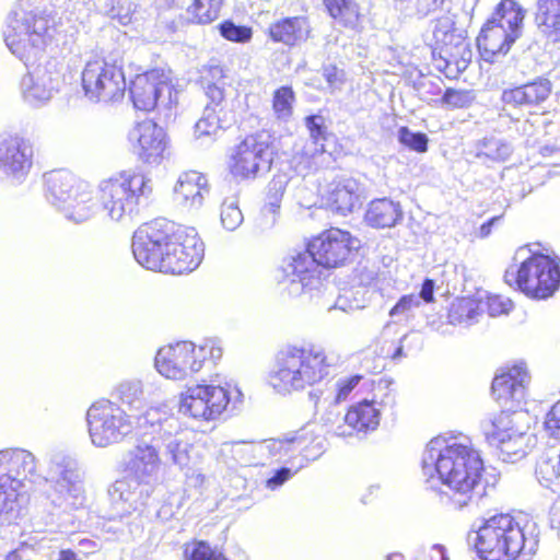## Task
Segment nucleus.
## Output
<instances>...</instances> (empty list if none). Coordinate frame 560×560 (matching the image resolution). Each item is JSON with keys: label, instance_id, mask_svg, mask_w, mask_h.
<instances>
[{"label": "nucleus", "instance_id": "f257e3e1", "mask_svg": "<svg viewBox=\"0 0 560 560\" xmlns=\"http://www.w3.org/2000/svg\"><path fill=\"white\" fill-rule=\"evenodd\" d=\"M425 483L441 494L454 510L478 505L485 494L481 477L485 469L480 454L454 436L430 440L421 459Z\"/></svg>", "mask_w": 560, "mask_h": 560}, {"label": "nucleus", "instance_id": "f03ea898", "mask_svg": "<svg viewBox=\"0 0 560 560\" xmlns=\"http://www.w3.org/2000/svg\"><path fill=\"white\" fill-rule=\"evenodd\" d=\"M361 247H303L282 260L275 279L281 295L313 296L323 285L326 270L343 266Z\"/></svg>", "mask_w": 560, "mask_h": 560}, {"label": "nucleus", "instance_id": "7ed1b4c3", "mask_svg": "<svg viewBox=\"0 0 560 560\" xmlns=\"http://www.w3.org/2000/svg\"><path fill=\"white\" fill-rule=\"evenodd\" d=\"M480 560H529L538 548L535 523L521 525L510 514H495L467 535Z\"/></svg>", "mask_w": 560, "mask_h": 560}, {"label": "nucleus", "instance_id": "20e7f679", "mask_svg": "<svg viewBox=\"0 0 560 560\" xmlns=\"http://www.w3.org/2000/svg\"><path fill=\"white\" fill-rule=\"evenodd\" d=\"M334 358L316 345H288L276 357L269 384L280 394L303 390L330 375Z\"/></svg>", "mask_w": 560, "mask_h": 560}, {"label": "nucleus", "instance_id": "39448f33", "mask_svg": "<svg viewBox=\"0 0 560 560\" xmlns=\"http://www.w3.org/2000/svg\"><path fill=\"white\" fill-rule=\"evenodd\" d=\"M55 33V16L38 9L28 10L20 0L8 15L3 38L10 51L28 68Z\"/></svg>", "mask_w": 560, "mask_h": 560}, {"label": "nucleus", "instance_id": "423d86ee", "mask_svg": "<svg viewBox=\"0 0 560 560\" xmlns=\"http://www.w3.org/2000/svg\"><path fill=\"white\" fill-rule=\"evenodd\" d=\"M525 247H521L524 249ZM515 269L508 268L504 281L534 300H547L560 288V257L551 253L532 252Z\"/></svg>", "mask_w": 560, "mask_h": 560}, {"label": "nucleus", "instance_id": "0eeeda50", "mask_svg": "<svg viewBox=\"0 0 560 560\" xmlns=\"http://www.w3.org/2000/svg\"><path fill=\"white\" fill-rule=\"evenodd\" d=\"M524 18V9L514 0H501L495 5L477 37V47L486 61L494 62L498 56L508 54L522 34Z\"/></svg>", "mask_w": 560, "mask_h": 560}, {"label": "nucleus", "instance_id": "6e6552de", "mask_svg": "<svg viewBox=\"0 0 560 560\" xmlns=\"http://www.w3.org/2000/svg\"><path fill=\"white\" fill-rule=\"evenodd\" d=\"M44 180L47 201L63 212L66 218L79 223L94 214L96 202L92 190L71 172L51 171L44 175Z\"/></svg>", "mask_w": 560, "mask_h": 560}, {"label": "nucleus", "instance_id": "1a4fd4ad", "mask_svg": "<svg viewBox=\"0 0 560 560\" xmlns=\"http://www.w3.org/2000/svg\"><path fill=\"white\" fill-rule=\"evenodd\" d=\"M42 474L36 470L35 456L24 448L0 451V520L11 522L18 515L19 490L24 480L37 482Z\"/></svg>", "mask_w": 560, "mask_h": 560}, {"label": "nucleus", "instance_id": "9d476101", "mask_svg": "<svg viewBox=\"0 0 560 560\" xmlns=\"http://www.w3.org/2000/svg\"><path fill=\"white\" fill-rule=\"evenodd\" d=\"M42 479L49 483L47 499L55 508L69 512L84 505L83 477L75 458L63 453L52 454Z\"/></svg>", "mask_w": 560, "mask_h": 560}, {"label": "nucleus", "instance_id": "9b49d317", "mask_svg": "<svg viewBox=\"0 0 560 560\" xmlns=\"http://www.w3.org/2000/svg\"><path fill=\"white\" fill-rule=\"evenodd\" d=\"M104 209L112 220L119 221L132 215L138 207L148 203L152 195V180L142 173L124 171L100 185Z\"/></svg>", "mask_w": 560, "mask_h": 560}, {"label": "nucleus", "instance_id": "f8f14e48", "mask_svg": "<svg viewBox=\"0 0 560 560\" xmlns=\"http://www.w3.org/2000/svg\"><path fill=\"white\" fill-rule=\"evenodd\" d=\"M130 416L118 404L100 399L86 411L91 442L96 447L120 443L132 431Z\"/></svg>", "mask_w": 560, "mask_h": 560}, {"label": "nucleus", "instance_id": "ddd939ff", "mask_svg": "<svg viewBox=\"0 0 560 560\" xmlns=\"http://www.w3.org/2000/svg\"><path fill=\"white\" fill-rule=\"evenodd\" d=\"M275 154L276 147L270 133L248 135L233 150L231 172L242 179L256 178L270 171Z\"/></svg>", "mask_w": 560, "mask_h": 560}, {"label": "nucleus", "instance_id": "4468645a", "mask_svg": "<svg viewBox=\"0 0 560 560\" xmlns=\"http://www.w3.org/2000/svg\"><path fill=\"white\" fill-rule=\"evenodd\" d=\"M84 95L93 102H115L122 98L126 80L121 67L104 59L88 61L81 74Z\"/></svg>", "mask_w": 560, "mask_h": 560}, {"label": "nucleus", "instance_id": "2eb2a0df", "mask_svg": "<svg viewBox=\"0 0 560 560\" xmlns=\"http://www.w3.org/2000/svg\"><path fill=\"white\" fill-rule=\"evenodd\" d=\"M206 360V347L196 348L190 341H180L161 348L155 355L156 371L171 380H183L198 372Z\"/></svg>", "mask_w": 560, "mask_h": 560}, {"label": "nucleus", "instance_id": "dca6fc26", "mask_svg": "<svg viewBox=\"0 0 560 560\" xmlns=\"http://www.w3.org/2000/svg\"><path fill=\"white\" fill-rule=\"evenodd\" d=\"M173 92L170 74L163 69H152L138 74L129 88L133 106L143 112L154 109L159 102L171 107Z\"/></svg>", "mask_w": 560, "mask_h": 560}, {"label": "nucleus", "instance_id": "f3484780", "mask_svg": "<svg viewBox=\"0 0 560 560\" xmlns=\"http://www.w3.org/2000/svg\"><path fill=\"white\" fill-rule=\"evenodd\" d=\"M230 400L229 390L221 385H196L182 394L179 412L194 419L211 420L226 409Z\"/></svg>", "mask_w": 560, "mask_h": 560}, {"label": "nucleus", "instance_id": "a211bd4d", "mask_svg": "<svg viewBox=\"0 0 560 560\" xmlns=\"http://www.w3.org/2000/svg\"><path fill=\"white\" fill-rule=\"evenodd\" d=\"M33 165V147L18 135L0 138V178L12 184H22Z\"/></svg>", "mask_w": 560, "mask_h": 560}, {"label": "nucleus", "instance_id": "6ab92c4d", "mask_svg": "<svg viewBox=\"0 0 560 560\" xmlns=\"http://www.w3.org/2000/svg\"><path fill=\"white\" fill-rule=\"evenodd\" d=\"M529 380L526 364L515 363L494 376L491 394L501 408L517 410L526 397Z\"/></svg>", "mask_w": 560, "mask_h": 560}, {"label": "nucleus", "instance_id": "aec40b11", "mask_svg": "<svg viewBox=\"0 0 560 560\" xmlns=\"http://www.w3.org/2000/svg\"><path fill=\"white\" fill-rule=\"evenodd\" d=\"M477 0H463V14L462 19L464 21H458V14L448 11L447 14L436 19L434 28H433V37L436 45L441 46L440 57L445 63V69L451 67V61L442 56V52L448 54L450 48H457L463 45L465 38V30L459 24L464 22H470L472 19V12Z\"/></svg>", "mask_w": 560, "mask_h": 560}, {"label": "nucleus", "instance_id": "412c9836", "mask_svg": "<svg viewBox=\"0 0 560 560\" xmlns=\"http://www.w3.org/2000/svg\"><path fill=\"white\" fill-rule=\"evenodd\" d=\"M129 141L139 160L147 164H159L166 149L164 129L152 120H144L129 132Z\"/></svg>", "mask_w": 560, "mask_h": 560}, {"label": "nucleus", "instance_id": "4be33fe9", "mask_svg": "<svg viewBox=\"0 0 560 560\" xmlns=\"http://www.w3.org/2000/svg\"><path fill=\"white\" fill-rule=\"evenodd\" d=\"M552 91L550 80L538 77L535 80L514 88L504 89L501 101L514 108H533L546 102Z\"/></svg>", "mask_w": 560, "mask_h": 560}, {"label": "nucleus", "instance_id": "5701e85b", "mask_svg": "<svg viewBox=\"0 0 560 560\" xmlns=\"http://www.w3.org/2000/svg\"><path fill=\"white\" fill-rule=\"evenodd\" d=\"M361 194L360 183L352 177L334 180L327 190L326 206L331 212L346 217L361 205Z\"/></svg>", "mask_w": 560, "mask_h": 560}, {"label": "nucleus", "instance_id": "b1692460", "mask_svg": "<svg viewBox=\"0 0 560 560\" xmlns=\"http://www.w3.org/2000/svg\"><path fill=\"white\" fill-rule=\"evenodd\" d=\"M20 86L23 98L32 105H38L50 100L58 90V78L47 67L37 66L22 78Z\"/></svg>", "mask_w": 560, "mask_h": 560}, {"label": "nucleus", "instance_id": "393cba45", "mask_svg": "<svg viewBox=\"0 0 560 560\" xmlns=\"http://www.w3.org/2000/svg\"><path fill=\"white\" fill-rule=\"evenodd\" d=\"M125 466L126 471L132 477L131 479L152 482L160 466L156 445L139 443L128 453Z\"/></svg>", "mask_w": 560, "mask_h": 560}, {"label": "nucleus", "instance_id": "a878e982", "mask_svg": "<svg viewBox=\"0 0 560 560\" xmlns=\"http://www.w3.org/2000/svg\"><path fill=\"white\" fill-rule=\"evenodd\" d=\"M381 410L376 400L363 399L352 405L345 415L347 428L338 427L336 434L340 436L352 435L353 431L368 433L374 431L380 424Z\"/></svg>", "mask_w": 560, "mask_h": 560}, {"label": "nucleus", "instance_id": "bb28decb", "mask_svg": "<svg viewBox=\"0 0 560 560\" xmlns=\"http://www.w3.org/2000/svg\"><path fill=\"white\" fill-rule=\"evenodd\" d=\"M209 192L207 178L196 172L183 173L174 187V200L185 208H199Z\"/></svg>", "mask_w": 560, "mask_h": 560}, {"label": "nucleus", "instance_id": "cd10ccee", "mask_svg": "<svg viewBox=\"0 0 560 560\" xmlns=\"http://www.w3.org/2000/svg\"><path fill=\"white\" fill-rule=\"evenodd\" d=\"M268 34L275 43L292 47L308 38L310 24L305 16L283 18L270 24Z\"/></svg>", "mask_w": 560, "mask_h": 560}, {"label": "nucleus", "instance_id": "c85d7f7f", "mask_svg": "<svg viewBox=\"0 0 560 560\" xmlns=\"http://www.w3.org/2000/svg\"><path fill=\"white\" fill-rule=\"evenodd\" d=\"M530 435L526 432H503L502 435L490 433L488 444L494 446L502 462L515 463L527 455Z\"/></svg>", "mask_w": 560, "mask_h": 560}, {"label": "nucleus", "instance_id": "c756f323", "mask_svg": "<svg viewBox=\"0 0 560 560\" xmlns=\"http://www.w3.org/2000/svg\"><path fill=\"white\" fill-rule=\"evenodd\" d=\"M402 218L400 203L389 198L371 201L364 217L365 222L376 229L395 226Z\"/></svg>", "mask_w": 560, "mask_h": 560}, {"label": "nucleus", "instance_id": "7c9ffc66", "mask_svg": "<svg viewBox=\"0 0 560 560\" xmlns=\"http://www.w3.org/2000/svg\"><path fill=\"white\" fill-rule=\"evenodd\" d=\"M167 273L180 275L195 270L205 257V247H165Z\"/></svg>", "mask_w": 560, "mask_h": 560}, {"label": "nucleus", "instance_id": "2f4dec72", "mask_svg": "<svg viewBox=\"0 0 560 560\" xmlns=\"http://www.w3.org/2000/svg\"><path fill=\"white\" fill-rule=\"evenodd\" d=\"M535 23L550 40L560 42V0H537Z\"/></svg>", "mask_w": 560, "mask_h": 560}, {"label": "nucleus", "instance_id": "473e14b6", "mask_svg": "<svg viewBox=\"0 0 560 560\" xmlns=\"http://www.w3.org/2000/svg\"><path fill=\"white\" fill-rule=\"evenodd\" d=\"M151 395L150 389L140 380L122 381L113 393L114 398L131 411L143 409L148 405Z\"/></svg>", "mask_w": 560, "mask_h": 560}, {"label": "nucleus", "instance_id": "72a5a7b5", "mask_svg": "<svg viewBox=\"0 0 560 560\" xmlns=\"http://www.w3.org/2000/svg\"><path fill=\"white\" fill-rule=\"evenodd\" d=\"M482 312L483 303L481 301L463 296L452 302L447 314L448 323L469 327L478 323Z\"/></svg>", "mask_w": 560, "mask_h": 560}, {"label": "nucleus", "instance_id": "f704fd0d", "mask_svg": "<svg viewBox=\"0 0 560 560\" xmlns=\"http://www.w3.org/2000/svg\"><path fill=\"white\" fill-rule=\"evenodd\" d=\"M172 221L158 218L141 224L132 235L131 245H164L168 243Z\"/></svg>", "mask_w": 560, "mask_h": 560}, {"label": "nucleus", "instance_id": "c9c22d12", "mask_svg": "<svg viewBox=\"0 0 560 560\" xmlns=\"http://www.w3.org/2000/svg\"><path fill=\"white\" fill-rule=\"evenodd\" d=\"M131 491L130 479L124 478L113 482L107 489L109 501V518H122L132 514L129 501Z\"/></svg>", "mask_w": 560, "mask_h": 560}, {"label": "nucleus", "instance_id": "e433bc0d", "mask_svg": "<svg viewBox=\"0 0 560 560\" xmlns=\"http://www.w3.org/2000/svg\"><path fill=\"white\" fill-rule=\"evenodd\" d=\"M512 152V144L502 138L485 137L476 143V158L483 163L505 162Z\"/></svg>", "mask_w": 560, "mask_h": 560}, {"label": "nucleus", "instance_id": "4c0bfd02", "mask_svg": "<svg viewBox=\"0 0 560 560\" xmlns=\"http://www.w3.org/2000/svg\"><path fill=\"white\" fill-rule=\"evenodd\" d=\"M324 5L338 24L352 30L357 27L360 9L354 0H324Z\"/></svg>", "mask_w": 560, "mask_h": 560}, {"label": "nucleus", "instance_id": "58836bf2", "mask_svg": "<svg viewBox=\"0 0 560 560\" xmlns=\"http://www.w3.org/2000/svg\"><path fill=\"white\" fill-rule=\"evenodd\" d=\"M219 109L207 104L202 117L195 125V135L197 138L215 135L221 129L229 128L234 122V117H229L226 113L222 116Z\"/></svg>", "mask_w": 560, "mask_h": 560}, {"label": "nucleus", "instance_id": "ea45409f", "mask_svg": "<svg viewBox=\"0 0 560 560\" xmlns=\"http://www.w3.org/2000/svg\"><path fill=\"white\" fill-rule=\"evenodd\" d=\"M136 261L143 268L167 273L165 247H130Z\"/></svg>", "mask_w": 560, "mask_h": 560}, {"label": "nucleus", "instance_id": "a19ab883", "mask_svg": "<svg viewBox=\"0 0 560 560\" xmlns=\"http://www.w3.org/2000/svg\"><path fill=\"white\" fill-rule=\"evenodd\" d=\"M223 0H194L187 8L188 19L194 24L206 25L219 18Z\"/></svg>", "mask_w": 560, "mask_h": 560}, {"label": "nucleus", "instance_id": "79ce46f5", "mask_svg": "<svg viewBox=\"0 0 560 560\" xmlns=\"http://www.w3.org/2000/svg\"><path fill=\"white\" fill-rule=\"evenodd\" d=\"M290 177L285 173H278L273 175L267 187V202L262 209L264 213L272 217V222L276 220V214L279 212L280 203Z\"/></svg>", "mask_w": 560, "mask_h": 560}, {"label": "nucleus", "instance_id": "37998d69", "mask_svg": "<svg viewBox=\"0 0 560 560\" xmlns=\"http://www.w3.org/2000/svg\"><path fill=\"white\" fill-rule=\"evenodd\" d=\"M171 440L164 444L165 456L180 469L188 467L191 459V452L194 446L186 439L185 433L177 438H170Z\"/></svg>", "mask_w": 560, "mask_h": 560}, {"label": "nucleus", "instance_id": "c03bdc74", "mask_svg": "<svg viewBox=\"0 0 560 560\" xmlns=\"http://www.w3.org/2000/svg\"><path fill=\"white\" fill-rule=\"evenodd\" d=\"M305 126L310 132V137L315 145L314 154H322L327 152L325 142L330 136L325 125L324 116L319 114H313L305 117Z\"/></svg>", "mask_w": 560, "mask_h": 560}, {"label": "nucleus", "instance_id": "a18cd8bd", "mask_svg": "<svg viewBox=\"0 0 560 560\" xmlns=\"http://www.w3.org/2000/svg\"><path fill=\"white\" fill-rule=\"evenodd\" d=\"M130 486L129 501L131 503L132 513L138 512L139 514H143L144 509L150 504L155 487L152 482L136 479H130Z\"/></svg>", "mask_w": 560, "mask_h": 560}, {"label": "nucleus", "instance_id": "49530a36", "mask_svg": "<svg viewBox=\"0 0 560 560\" xmlns=\"http://www.w3.org/2000/svg\"><path fill=\"white\" fill-rule=\"evenodd\" d=\"M516 411L517 410H508L502 408V411L498 416L485 419L481 422V430L485 435V440L489 442L490 433H493V435H502L503 432L516 431L512 425V413H515Z\"/></svg>", "mask_w": 560, "mask_h": 560}, {"label": "nucleus", "instance_id": "de8ad7c7", "mask_svg": "<svg viewBox=\"0 0 560 560\" xmlns=\"http://www.w3.org/2000/svg\"><path fill=\"white\" fill-rule=\"evenodd\" d=\"M408 16L423 19L441 9L445 0H395Z\"/></svg>", "mask_w": 560, "mask_h": 560}, {"label": "nucleus", "instance_id": "09e8293b", "mask_svg": "<svg viewBox=\"0 0 560 560\" xmlns=\"http://www.w3.org/2000/svg\"><path fill=\"white\" fill-rule=\"evenodd\" d=\"M217 30L225 40L236 44L249 43L253 37V28L250 26L236 24L231 19L219 23Z\"/></svg>", "mask_w": 560, "mask_h": 560}, {"label": "nucleus", "instance_id": "8fccbe9b", "mask_svg": "<svg viewBox=\"0 0 560 560\" xmlns=\"http://www.w3.org/2000/svg\"><path fill=\"white\" fill-rule=\"evenodd\" d=\"M152 421V427H158L154 429V436L152 438V445H156V448L164 446L171 439L177 438L184 434V432L179 431V421L176 418L170 417L164 419H158L156 422Z\"/></svg>", "mask_w": 560, "mask_h": 560}, {"label": "nucleus", "instance_id": "3c124183", "mask_svg": "<svg viewBox=\"0 0 560 560\" xmlns=\"http://www.w3.org/2000/svg\"><path fill=\"white\" fill-rule=\"evenodd\" d=\"M294 101L295 94L291 86L284 85L277 89L272 98V108L277 118L288 120L292 116Z\"/></svg>", "mask_w": 560, "mask_h": 560}, {"label": "nucleus", "instance_id": "603ef678", "mask_svg": "<svg viewBox=\"0 0 560 560\" xmlns=\"http://www.w3.org/2000/svg\"><path fill=\"white\" fill-rule=\"evenodd\" d=\"M203 245L201 237L194 226L177 224L172 221L168 231V243L164 245Z\"/></svg>", "mask_w": 560, "mask_h": 560}, {"label": "nucleus", "instance_id": "864d4df0", "mask_svg": "<svg viewBox=\"0 0 560 560\" xmlns=\"http://www.w3.org/2000/svg\"><path fill=\"white\" fill-rule=\"evenodd\" d=\"M351 234L338 228L324 230L317 235H312L305 245H350Z\"/></svg>", "mask_w": 560, "mask_h": 560}, {"label": "nucleus", "instance_id": "5fc2aeb1", "mask_svg": "<svg viewBox=\"0 0 560 560\" xmlns=\"http://www.w3.org/2000/svg\"><path fill=\"white\" fill-rule=\"evenodd\" d=\"M398 141L406 148L419 153L427 152L428 150V136L420 131H412L404 126L398 129Z\"/></svg>", "mask_w": 560, "mask_h": 560}, {"label": "nucleus", "instance_id": "6e6d98bb", "mask_svg": "<svg viewBox=\"0 0 560 560\" xmlns=\"http://www.w3.org/2000/svg\"><path fill=\"white\" fill-rule=\"evenodd\" d=\"M186 560H228L217 548H212L208 541H197L191 550H185Z\"/></svg>", "mask_w": 560, "mask_h": 560}, {"label": "nucleus", "instance_id": "4d7b16f0", "mask_svg": "<svg viewBox=\"0 0 560 560\" xmlns=\"http://www.w3.org/2000/svg\"><path fill=\"white\" fill-rule=\"evenodd\" d=\"M243 213L235 200H224L221 206V222L224 229L234 231L243 222Z\"/></svg>", "mask_w": 560, "mask_h": 560}, {"label": "nucleus", "instance_id": "13d9d810", "mask_svg": "<svg viewBox=\"0 0 560 560\" xmlns=\"http://www.w3.org/2000/svg\"><path fill=\"white\" fill-rule=\"evenodd\" d=\"M394 384L393 380L387 377H381L377 383L374 385V398L376 400V405L380 406H390L395 405V394L392 389V385Z\"/></svg>", "mask_w": 560, "mask_h": 560}, {"label": "nucleus", "instance_id": "bf43d9fd", "mask_svg": "<svg viewBox=\"0 0 560 560\" xmlns=\"http://www.w3.org/2000/svg\"><path fill=\"white\" fill-rule=\"evenodd\" d=\"M205 95L208 98V103L215 109H219V113H223V103L225 100V83L218 82H208L201 83Z\"/></svg>", "mask_w": 560, "mask_h": 560}, {"label": "nucleus", "instance_id": "052dcab7", "mask_svg": "<svg viewBox=\"0 0 560 560\" xmlns=\"http://www.w3.org/2000/svg\"><path fill=\"white\" fill-rule=\"evenodd\" d=\"M472 101L469 91L455 90L447 88L442 96V103L453 108H464L470 105Z\"/></svg>", "mask_w": 560, "mask_h": 560}, {"label": "nucleus", "instance_id": "680f3d73", "mask_svg": "<svg viewBox=\"0 0 560 560\" xmlns=\"http://www.w3.org/2000/svg\"><path fill=\"white\" fill-rule=\"evenodd\" d=\"M421 302L417 294H405L399 298L395 305L389 311L390 317H397L400 315H407L411 310L419 307Z\"/></svg>", "mask_w": 560, "mask_h": 560}, {"label": "nucleus", "instance_id": "e2e57ef3", "mask_svg": "<svg viewBox=\"0 0 560 560\" xmlns=\"http://www.w3.org/2000/svg\"><path fill=\"white\" fill-rule=\"evenodd\" d=\"M363 378L361 374H354L346 378H340L336 383V396L334 401L336 404L346 400L348 395L358 386L360 381Z\"/></svg>", "mask_w": 560, "mask_h": 560}, {"label": "nucleus", "instance_id": "0e129e2a", "mask_svg": "<svg viewBox=\"0 0 560 560\" xmlns=\"http://www.w3.org/2000/svg\"><path fill=\"white\" fill-rule=\"evenodd\" d=\"M486 305L491 317L508 314L513 308V302L510 299H503L501 295L488 296Z\"/></svg>", "mask_w": 560, "mask_h": 560}, {"label": "nucleus", "instance_id": "69168bd1", "mask_svg": "<svg viewBox=\"0 0 560 560\" xmlns=\"http://www.w3.org/2000/svg\"><path fill=\"white\" fill-rule=\"evenodd\" d=\"M545 425L552 436L560 438V400L547 413Z\"/></svg>", "mask_w": 560, "mask_h": 560}, {"label": "nucleus", "instance_id": "338daca9", "mask_svg": "<svg viewBox=\"0 0 560 560\" xmlns=\"http://www.w3.org/2000/svg\"><path fill=\"white\" fill-rule=\"evenodd\" d=\"M293 476V472L288 467H280L276 469L267 480H266V488L269 490H277L279 489L285 481H288Z\"/></svg>", "mask_w": 560, "mask_h": 560}, {"label": "nucleus", "instance_id": "774afa93", "mask_svg": "<svg viewBox=\"0 0 560 560\" xmlns=\"http://www.w3.org/2000/svg\"><path fill=\"white\" fill-rule=\"evenodd\" d=\"M224 79L225 73L223 67L211 61L205 70V75H202L201 83H206V81L225 83Z\"/></svg>", "mask_w": 560, "mask_h": 560}]
</instances>
